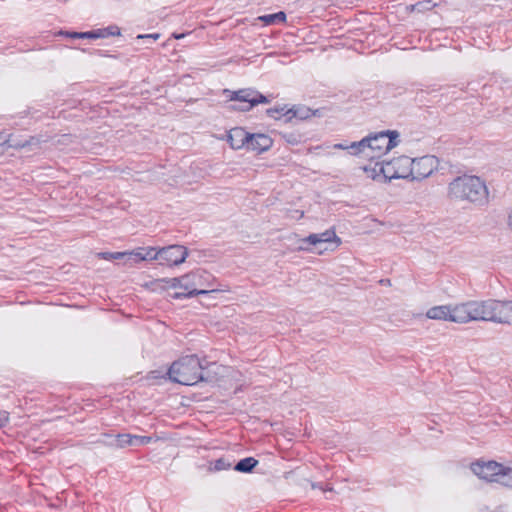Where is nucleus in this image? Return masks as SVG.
<instances>
[{
  "label": "nucleus",
  "mask_w": 512,
  "mask_h": 512,
  "mask_svg": "<svg viewBox=\"0 0 512 512\" xmlns=\"http://www.w3.org/2000/svg\"><path fill=\"white\" fill-rule=\"evenodd\" d=\"M501 323H512V301H501Z\"/></svg>",
  "instance_id": "nucleus-25"
},
{
  "label": "nucleus",
  "mask_w": 512,
  "mask_h": 512,
  "mask_svg": "<svg viewBox=\"0 0 512 512\" xmlns=\"http://www.w3.org/2000/svg\"><path fill=\"white\" fill-rule=\"evenodd\" d=\"M376 166H379V173L382 174L385 180L398 179L395 169V159L380 164L377 163Z\"/></svg>",
  "instance_id": "nucleus-19"
},
{
  "label": "nucleus",
  "mask_w": 512,
  "mask_h": 512,
  "mask_svg": "<svg viewBox=\"0 0 512 512\" xmlns=\"http://www.w3.org/2000/svg\"><path fill=\"white\" fill-rule=\"evenodd\" d=\"M471 470L480 479L493 482V478H496L498 472L502 471V464L495 461H477L471 464Z\"/></svg>",
  "instance_id": "nucleus-12"
},
{
  "label": "nucleus",
  "mask_w": 512,
  "mask_h": 512,
  "mask_svg": "<svg viewBox=\"0 0 512 512\" xmlns=\"http://www.w3.org/2000/svg\"><path fill=\"white\" fill-rule=\"evenodd\" d=\"M387 282H389V279H386V281L381 280V283L387 284Z\"/></svg>",
  "instance_id": "nucleus-41"
},
{
  "label": "nucleus",
  "mask_w": 512,
  "mask_h": 512,
  "mask_svg": "<svg viewBox=\"0 0 512 512\" xmlns=\"http://www.w3.org/2000/svg\"><path fill=\"white\" fill-rule=\"evenodd\" d=\"M493 482L499 483L505 487H512V469L502 465V471L498 472Z\"/></svg>",
  "instance_id": "nucleus-22"
},
{
  "label": "nucleus",
  "mask_w": 512,
  "mask_h": 512,
  "mask_svg": "<svg viewBox=\"0 0 512 512\" xmlns=\"http://www.w3.org/2000/svg\"><path fill=\"white\" fill-rule=\"evenodd\" d=\"M448 196L453 200L467 201L483 206L488 203L489 191L480 177L462 175L449 183Z\"/></svg>",
  "instance_id": "nucleus-1"
},
{
  "label": "nucleus",
  "mask_w": 512,
  "mask_h": 512,
  "mask_svg": "<svg viewBox=\"0 0 512 512\" xmlns=\"http://www.w3.org/2000/svg\"><path fill=\"white\" fill-rule=\"evenodd\" d=\"M258 463V460L254 457H246L239 460L233 466V469L241 473H251L253 469L258 465Z\"/></svg>",
  "instance_id": "nucleus-20"
},
{
  "label": "nucleus",
  "mask_w": 512,
  "mask_h": 512,
  "mask_svg": "<svg viewBox=\"0 0 512 512\" xmlns=\"http://www.w3.org/2000/svg\"><path fill=\"white\" fill-rule=\"evenodd\" d=\"M439 167V160L436 156L425 155L412 159V180L420 181L429 177Z\"/></svg>",
  "instance_id": "nucleus-7"
},
{
  "label": "nucleus",
  "mask_w": 512,
  "mask_h": 512,
  "mask_svg": "<svg viewBox=\"0 0 512 512\" xmlns=\"http://www.w3.org/2000/svg\"><path fill=\"white\" fill-rule=\"evenodd\" d=\"M169 378L179 384L190 385L192 377V358L186 356L172 364L168 371Z\"/></svg>",
  "instance_id": "nucleus-8"
},
{
  "label": "nucleus",
  "mask_w": 512,
  "mask_h": 512,
  "mask_svg": "<svg viewBox=\"0 0 512 512\" xmlns=\"http://www.w3.org/2000/svg\"><path fill=\"white\" fill-rule=\"evenodd\" d=\"M132 434H119L117 436V445L121 448L131 446Z\"/></svg>",
  "instance_id": "nucleus-32"
},
{
  "label": "nucleus",
  "mask_w": 512,
  "mask_h": 512,
  "mask_svg": "<svg viewBox=\"0 0 512 512\" xmlns=\"http://www.w3.org/2000/svg\"><path fill=\"white\" fill-rule=\"evenodd\" d=\"M285 107H274L267 109V115L274 119H280L282 116L289 117V114H286Z\"/></svg>",
  "instance_id": "nucleus-28"
},
{
  "label": "nucleus",
  "mask_w": 512,
  "mask_h": 512,
  "mask_svg": "<svg viewBox=\"0 0 512 512\" xmlns=\"http://www.w3.org/2000/svg\"><path fill=\"white\" fill-rule=\"evenodd\" d=\"M101 33H103V38H107L109 36H120L121 31L120 28L116 25H111L106 28L100 29Z\"/></svg>",
  "instance_id": "nucleus-29"
},
{
  "label": "nucleus",
  "mask_w": 512,
  "mask_h": 512,
  "mask_svg": "<svg viewBox=\"0 0 512 512\" xmlns=\"http://www.w3.org/2000/svg\"><path fill=\"white\" fill-rule=\"evenodd\" d=\"M173 36H174V38H176V39H180V38L184 37V35H183V34H174Z\"/></svg>",
  "instance_id": "nucleus-39"
},
{
  "label": "nucleus",
  "mask_w": 512,
  "mask_h": 512,
  "mask_svg": "<svg viewBox=\"0 0 512 512\" xmlns=\"http://www.w3.org/2000/svg\"><path fill=\"white\" fill-rule=\"evenodd\" d=\"M272 144V139L266 134L249 133L248 150H252L257 153H262L270 149Z\"/></svg>",
  "instance_id": "nucleus-16"
},
{
  "label": "nucleus",
  "mask_w": 512,
  "mask_h": 512,
  "mask_svg": "<svg viewBox=\"0 0 512 512\" xmlns=\"http://www.w3.org/2000/svg\"><path fill=\"white\" fill-rule=\"evenodd\" d=\"M395 169L397 171L398 179H411L412 180V159L408 156L402 155L395 158Z\"/></svg>",
  "instance_id": "nucleus-17"
},
{
  "label": "nucleus",
  "mask_w": 512,
  "mask_h": 512,
  "mask_svg": "<svg viewBox=\"0 0 512 512\" xmlns=\"http://www.w3.org/2000/svg\"><path fill=\"white\" fill-rule=\"evenodd\" d=\"M203 298H205V302H203V304L206 306V307H210V306H213L215 305V303L212 301L215 299V294H213L212 296H202Z\"/></svg>",
  "instance_id": "nucleus-34"
},
{
  "label": "nucleus",
  "mask_w": 512,
  "mask_h": 512,
  "mask_svg": "<svg viewBox=\"0 0 512 512\" xmlns=\"http://www.w3.org/2000/svg\"><path fill=\"white\" fill-rule=\"evenodd\" d=\"M223 93L230 101L239 102V105H233L231 108L242 112L249 111L258 104H267L270 102L267 96L252 88H245L237 91L224 89Z\"/></svg>",
  "instance_id": "nucleus-4"
},
{
  "label": "nucleus",
  "mask_w": 512,
  "mask_h": 512,
  "mask_svg": "<svg viewBox=\"0 0 512 512\" xmlns=\"http://www.w3.org/2000/svg\"><path fill=\"white\" fill-rule=\"evenodd\" d=\"M461 324L472 321L501 323V301L495 299L470 300L460 303Z\"/></svg>",
  "instance_id": "nucleus-2"
},
{
  "label": "nucleus",
  "mask_w": 512,
  "mask_h": 512,
  "mask_svg": "<svg viewBox=\"0 0 512 512\" xmlns=\"http://www.w3.org/2000/svg\"><path fill=\"white\" fill-rule=\"evenodd\" d=\"M226 140L232 149H248L249 133L242 127H235L227 133Z\"/></svg>",
  "instance_id": "nucleus-15"
},
{
  "label": "nucleus",
  "mask_w": 512,
  "mask_h": 512,
  "mask_svg": "<svg viewBox=\"0 0 512 512\" xmlns=\"http://www.w3.org/2000/svg\"><path fill=\"white\" fill-rule=\"evenodd\" d=\"M150 287L153 291L173 290L169 295L174 299L192 295V287L188 276L172 279H157L151 282Z\"/></svg>",
  "instance_id": "nucleus-5"
},
{
  "label": "nucleus",
  "mask_w": 512,
  "mask_h": 512,
  "mask_svg": "<svg viewBox=\"0 0 512 512\" xmlns=\"http://www.w3.org/2000/svg\"><path fill=\"white\" fill-rule=\"evenodd\" d=\"M303 242L309 243L310 245H313V246H321L323 244H325V245L334 244L335 247H337L341 243V240L336 235L334 229H328L321 233L310 234L308 237L303 239Z\"/></svg>",
  "instance_id": "nucleus-14"
},
{
  "label": "nucleus",
  "mask_w": 512,
  "mask_h": 512,
  "mask_svg": "<svg viewBox=\"0 0 512 512\" xmlns=\"http://www.w3.org/2000/svg\"><path fill=\"white\" fill-rule=\"evenodd\" d=\"M125 253V263L129 265L157 259V249L155 247H138L132 251H125Z\"/></svg>",
  "instance_id": "nucleus-13"
},
{
  "label": "nucleus",
  "mask_w": 512,
  "mask_h": 512,
  "mask_svg": "<svg viewBox=\"0 0 512 512\" xmlns=\"http://www.w3.org/2000/svg\"><path fill=\"white\" fill-rule=\"evenodd\" d=\"M194 278H198L200 288L194 287V297L195 296H212L213 294H218L221 292L220 289L216 288L213 284L215 278L208 272L197 269L194 270Z\"/></svg>",
  "instance_id": "nucleus-11"
},
{
  "label": "nucleus",
  "mask_w": 512,
  "mask_h": 512,
  "mask_svg": "<svg viewBox=\"0 0 512 512\" xmlns=\"http://www.w3.org/2000/svg\"><path fill=\"white\" fill-rule=\"evenodd\" d=\"M459 310L460 303L455 305L434 306L427 310L426 316L433 320H443L461 324V320H457L460 316Z\"/></svg>",
  "instance_id": "nucleus-10"
},
{
  "label": "nucleus",
  "mask_w": 512,
  "mask_h": 512,
  "mask_svg": "<svg viewBox=\"0 0 512 512\" xmlns=\"http://www.w3.org/2000/svg\"><path fill=\"white\" fill-rule=\"evenodd\" d=\"M67 33H69V32H68V31H62V30H61V31H59V32L57 33V35H59V36H65V37H68V36H67Z\"/></svg>",
  "instance_id": "nucleus-38"
},
{
  "label": "nucleus",
  "mask_w": 512,
  "mask_h": 512,
  "mask_svg": "<svg viewBox=\"0 0 512 512\" xmlns=\"http://www.w3.org/2000/svg\"><path fill=\"white\" fill-rule=\"evenodd\" d=\"M197 360L199 372L194 370V386L199 383L214 384L218 380L221 366L216 361H207L206 359H199L194 355V360Z\"/></svg>",
  "instance_id": "nucleus-6"
},
{
  "label": "nucleus",
  "mask_w": 512,
  "mask_h": 512,
  "mask_svg": "<svg viewBox=\"0 0 512 512\" xmlns=\"http://www.w3.org/2000/svg\"><path fill=\"white\" fill-rule=\"evenodd\" d=\"M320 488V489H323L324 491H332V488H328V489H324L321 484H317V485H313V488Z\"/></svg>",
  "instance_id": "nucleus-37"
},
{
  "label": "nucleus",
  "mask_w": 512,
  "mask_h": 512,
  "mask_svg": "<svg viewBox=\"0 0 512 512\" xmlns=\"http://www.w3.org/2000/svg\"><path fill=\"white\" fill-rule=\"evenodd\" d=\"M436 6L437 4L432 2L431 0H423L412 5V10L423 13L432 10Z\"/></svg>",
  "instance_id": "nucleus-27"
},
{
  "label": "nucleus",
  "mask_w": 512,
  "mask_h": 512,
  "mask_svg": "<svg viewBox=\"0 0 512 512\" xmlns=\"http://www.w3.org/2000/svg\"><path fill=\"white\" fill-rule=\"evenodd\" d=\"M231 467L232 462L229 459L222 457L211 463L209 470L218 472L223 470H229Z\"/></svg>",
  "instance_id": "nucleus-26"
},
{
  "label": "nucleus",
  "mask_w": 512,
  "mask_h": 512,
  "mask_svg": "<svg viewBox=\"0 0 512 512\" xmlns=\"http://www.w3.org/2000/svg\"><path fill=\"white\" fill-rule=\"evenodd\" d=\"M258 20L263 22L266 26L282 24L286 22V14L283 11H279L277 13L259 16Z\"/></svg>",
  "instance_id": "nucleus-21"
},
{
  "label": "nucleus",
  "mask_w": 512,
  "mask_h": 512,
  "mask_svg": "<svg viewBox=\"0 0 512 512\" xmlns=\"http://www.w3.org/2000/svg\"><path fill=\"white\" fill-rule=\"evenodd\" d=\"M387 282H389V279H386V281L381 280V283L387 284Z\"/></svg>",
  "instance_id": "nucleus-43"
},
{
  "label": "nucleus",
  "mask_w": 512,
  "mask_h": 512,
  "mask_svg": "<svg viewBox=\"0 0 512 512\" xmlns=\"http://www.w3.org/2000/svg\"><path fill=\"white\" fill-rule=\"evenodd\" d=\"M482 512H489L487 509H482Z\"/></svg>",
  "instance_id": "nucleus-44"
},
{
  "label": "nucleus",
  "mask_w": 512,
  "mask_h": 512,
  "mask_svg": "<svg viewBox=\"0 0 512 512\" xmlns=\"http://www.w3.org/2000/svg\"><path fill=\"white\" fill-rule=\"evenodd\" d=\"M311 110L306 107H294L291 109H288L286 111V114H289L288 120H291L292 118H298V119H306L310 116Z\"/></svg>",
  "instance_id": "nucleus-24"
},
{
  "label": "nucleus",
  "mask_w": 512,
  "mask_h": 512,
  "mask_svg": "<svg viewBox=\"0 0 512 512\" xmlns=\"http://www.w3.org/2000/svg\"><path fill=\"white\" fill-rule=\"evenodd\" d=\"M160 35L158 33H153V34H145V35H138L137 38L138 39H152V40H157L159 39Z\"/></svg>",
  "instance_id": "nucleus-33"
},
{
  "label": "nucleus",
  "mask_w": 512,
  "mask_h": 512,
  "mask_svg": "<svg viewBox=\"0 0 512 512\" xmlns=\"http://www.w3.org/2000/svg\"><path fill=\"white\" fill-rule=\"evenodd\" d=\"M67 36L69 38H74V39H99V38H103V33H101L100 29H96V30L87 31V32L67 33Z\"/></svg>",
  "instance_id": "nucleus-23"
},
{
  "label": "nucleus",
  "mask_w": 512,
  "mask_h": 512,
  "mask_svg": "<svg viewBox=\"0 0 512 512\" xmlns=\"http://www.w3.org/2000/svg\"><path fill=\"white\" fill-rule=\"evenodd\" d=\"M368 140L364 137L360 141L349 143L348 152L353 156H362L368 159L367 143Z\"/></svg>",
  "instance_id": "nucleus-18"
},
{
  "label": "nucleus",
  "mask_w": 512,
  "mask_h": 512,
  "mask_svg": "<svg viewBox=\"0 0 512 512\" xmlns=\"http://www.w3.org/2000/svg\"><path fill=\"white\" fill-rule=\"evenodd\" d=\"M7 420H8L7 414L5 412L1 413L0 414V426H2Z\"/></svg>",
  "instance_id": "nucleus-36"
},
{
  "label": "nucleus",
  "mask_w": 512,
  "mask_h": 512,
  "mask_svg": "<svg viewBox=\"0 0 512 512\" xmlns=\"http://www.w3.org/2000/svg\"><path fill=\"white\" fill-rule=\"evenodd\" d=\"M387 282H389V279H386V281L381 280V283L387 284Z\"/></svg>",
  "instance_id": "nucleus-42"
},
{
  "label": "nucleus",
  "mask_w": 512,
  "mask_h": 512,
  "mask_svg": "<svg viewBox=\"0 0 512 512\" xmlns=\"http://www.w3.org/2000/svg\"><path fill=\"white\" fill-rule=\"evenodd\" d=\"M151 441L152 438L149 436L132 435L131 446H143L149 444Z\"/></svg>",
  "instance_id": "nucleus-31"
},
{
  "label": "nucleus",
  "mask_w": 512,
  "mask_h": 512,
  "mask_svg": "<svg viewBox=\"0 0 512 512\" xmlns=\"http://www.w3.org/2000/svg\"><path fill=\"white\" fill-rule=\"evenodd\" d=\"M187 250L180 245H172L157 249V259L161 264L178 265L184 262L187 257Z\"/></svg>",
  "instance_id": "nucleus-9"
},
{
  "label": "nucleus",
  "mask_w": 512,
  "mask_h": 512,
  "mask_svg": "<svg viewBox=\"0 0 512 512\" xmlns=\"http://www.w3.org/2000/svg\"><path fill=\"white\" fill-rule=\"evenodd\" d=\"M327 249H328V247H324L323 249H321V248H320L318 252H319V253H322V252H323V250H327Z\"/></svg>",
  "instance_id": "nucleus-40"
},
{
  "label": "nucleus",
  "mask_w": 512,
  "mask_h": 512,
  "mask_svg": "<svg viewBox=\"0 0 512 512\" xmlns=\"http://www.w3.org/2000/svg\"><path fill=\"white\" fill-rule=\"evenodd\" d=\"M399 132L396 130H386L371 133L365 138L368 140L367 151L368 160H374L385 155L388 151L398 145Z\"/></svg>",
  "instance_id": "nucleus-3"
},
{
  "label": "nucleus",
  "mask_w": 512,
  "mask_h": 512,
  "mask_svg": "<svg viewBox=\"0 0 512 512\" xmlns=\"http://www.w3.org/2000/svg\"><path fill=\"white\" fill-rule=\"evenodd\" d=\"M349 143H336L333 145L334 149L339 150H347L348 151Z\"/></svg>",
  "instance_id": "nucleus-35"
},
{
  "label": "nucleus",
  "mask_w": 512,
  "mask_h": 512,
  "mask_svg": "<svg viewBox=\"0 0 512 512\" xmlns=\"http://www.w3.org/2000/svg\"><path fill=\"white\" fill-rule=\"evenodd\" d=\"M98 255H99V257H101L105 260H116V259H123L126 257L125 252H101Z\"/></svg>",
  "instance_id": "nucleus-30"
}]
</instances>
